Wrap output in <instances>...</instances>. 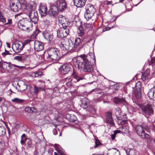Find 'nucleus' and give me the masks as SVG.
Instances as JSON below:
<instances>
[{"mask_svg":"<svg viewBox=\"0 0 155 155\" xmlns=\"http://www.w3.org/2000/svg\"><path fill=\"white\" fill-rule=\"evenodd\" d=\"M44 88L41 87H38L35 85H34L33 88H32L30 90V93L32 95H35L37 96L39 92L42 91L44 90Z\"/></svg>","mask_w":155,"mask_h":155,"instance_id":"20","label":"nucleus"},{"mask_svg":"<svg viewBox=\"0 0 155 155\" xmlns=\"http://www.w3.org/2000/svg\"><path fill=\"white\" fill-rule=\"evenodd\" d=\"M14 59L18 61H21L22 60V57L21 56H16L14 58Z\"/></svg>","mask_w":155,"mask_h":155,"instance_id":"49","label":"nucleus"},{"mask_svg":"<svg viewBox=\"0 0 155 155\" xmlns=\"http://www.w3.org/2000/svg\"><path fill=\"white\" fill-rule=\"evenodd\" d=\"M110 28L109 27H107L105 28H104L103 30L102 31L103 32H104L105 31H108L110 30Z\"/></svg>","mask_w":155,"mask_h":155,"instance_id":"59","label":"nucleus"},{"mask_svg":"<svg viewBox=\"0 0 155 155\" xmlns=\"http://www.w3.org/2000/svg\"><path fill=\"white\" fill-rule=\"evenodd\" d=\"M135 130L137 134L141 138L146 139L148 141H151L152 140L151 136L145 133L143 126L142 125H137L135 127Z\"/></svg>","mask_w":155,"mask_h":155,"instance_id":"3","label":"nucleus"},{"mask_svg":"<svg viewBox=\"0 0 155 155\" xmlns=\"http://www.w3.org/2000/svg\"><path fill=\"white\" fill-rule=\"evenodd\" d=\"M87 0H74V4L77 7H82L85 4Z\"/></svg>","mask_w":155,"mask_h":155,"instance_id":"26","label":"nucleus"},{"mask_svg":"<svg viewBox=\"0 0 155 155\" xmlns=\"http://www.w3.org/2000/svg\"><path fill=\"white\" fill-rule=\"evenodd\" d=\"M151 62L152 64H154L155 63V58H153L151 59Z\"/></svg>","mask_w":155,"mask_h":155,"instance_id":"63","label":"nucleus"},{"mask_svg":"<svg viewBox=\"0 0 155 155\" xmlns=\"http://www.w3.org/2000/svg\"><path fill=\"white\" fill-rule=\"evenodd\" d=\"M124 101V99L118 97H116L114 99V101L116 104H120Z\"/></svg>","mask_w":155,"mask_h":155,"instance_id":"34","label":"nucleus"},{"mask_svg":"<svg viewBox=\"0 0 155 155\" xmlns=\"http://www.w3.org/2000/svg\"><path fill=\"white\" fill-rule=\"evenodd\" d=\"M27 85L26 83L23 81H20L17 83V88L19 91H25L27 89Z\"/></svg>","mask_w":155,"mask_h":155,"instance_id":"17","label":"nucleus"},{"mask_svg":"<svg viewBox=\"0 0 155 155\" xmlns=\"http://www.w3.org/2000/svg\"><path fill=\"white\" fill-rule=\"evenodd\" d=\"M22 6H24L25 8L26 9H35L36 7V5L33 1H30L28 2L24 1L22 4Z\"/></svg>","mask_w":155,"mask_h":155,"instance_id":"14","label":"nucleus"},{"mask_svg":"<svg viewBox=\"0 0 155 155\" xmlns=\"http://www.w3.org/2000/svg\"><path fill=\"white\" fill-rule=\"evenodd\" d=\"M121 111L119 108H118L117 109H116L115 110V114L116 117L121 114Z\"/></svg>","mask_w":155,"mask_h":155,"instance_id":"46","label":"nucleus"},{"mask_svg":"<svg viewBox=\"0 0 155 155\" xmlns=\"http://www.w3.org/2000/svg\"><path fill=\"white\" fill-rule=\"evenodd\" d=\"M150 72V70L147 69L142 74L141 78L143 81H145L148 79V76Z\"/></svg>","mask_w":155,"mask_h":155,"instance_id":"31","label":"nucleus"},{"mask_svg":"<svg viewBox=\"0 0 155 155\" xmlns=\"http://www.w3.org/2000/svg\"><path fill=\"white\" fill-rule=\"evenodd\" d=\"M141 87V84L140 81H138L135 85L136 90L140 91Z\"/></svg>","mask_w":155,"mask_h":155,"instance_id":"44","label":"nucleus"},{"mask_svg":"<svg viewBox=\"0 0 155 155\" xmlns=\"http://www.w3.org/2000/svg\"><path fill=\"white\" fill-rule=\"evenodd\" d=\"M59 10L55 5L51 7L48 12V14L52 17H54L58 14Z\"/></svg>","mask_w":155,"mask_h":155,"instance_id":"15","label":"nucleus"},{"mask_svg":"<svg viewBox=\"0 0 155 155\" xmlns=\"http://www.w3.org/2000/svg\"><path fill=\"white\" fill-rule=\"evenodd\" d=\"M107 155H120V152L116 148H113L110 150V152Z\"/></svg>","mask_w":155,"mask_h":155,"instance_id":"30","label":"nucleus"},{"mask_svg":"<svg viewBox=\"0 0 155 155\" xmlns=\"http://www.w3.org/2000/svg\"><path fill=\"white\" fill-rule=\"evenodd\" d=\"M62 16V17H59L58 18L59 23L62 25L63 27H68L69 24L68 19Z\"/></svg>","mask_w":155,"mask_h":155,"instance_id":"22","label":"nucleus"},{"mask_svg":"<svg viewBox=\"0 0 155 155\" xmlns=\"http://www.w3.org/2000/svg\"><path fill=\"white\" fill-rule=\"evenodd\" d=\"M0 68L1 69H4L3 63L2 61H0Z\"/></svg>","mask_w":155,"mask_h":155,"instance_id":"61","label":"nucleus"},{"mask_svg":"<svg viewBox=\"0 0 155 155\" xmlns=\"http://www.w3.org/2000/svg\"><path fill=\"white\" fill-rule=\"evenodd\" d=\"M82 41H81V38H77L75 40L74 47L76 49L79 50L82 46Z\"/></svg>","mask_w":155,"mask_h":155,"instance_id":"25","label":"nucleus"},{"mask_svg":"<svg viewBox=\"0 0 155 155\" xmlns=\"http://www.w3.org/2000/svg\"><path fill=\"white\" fill-rule=\"evenodd\" d=\"M69 33V30L68 27H62L58 30L57 35L58 37L62 38L67 36Z\"/></svg>","mask_w":155,"mask_h":155,"instance_id":"8","label":"nucleus"},{"mask_svg":"<svg viewBox=\"0 0 155 155\" xmlns=\"http://www.w3.org/2000/svg\"><path fill=\"white\" fill-rule=\"evenodd\" d=\"M11 63H8L7 62H4L3 63L4 69L7 68V67L11 68Z\"/></svg>","mask_w":155,"mask_h":155,"instance_id":"45","label":"nucleus"},{"mask_svg":"<svg viewBox=\"0 0 155 155\" xmlns=\"http://www.w3.org/2000/svg\"><path fill=\"white\" fill-rule=\"evenodd\" d=\"M30 21L35 24H36L38 21V16L36 10L32 9L30 11L28 14Z\"/></svg>","mask_w":155,"mask_h":155,"instance_id":"9","label":"nucleus"},{"mask_svg":"<svg viewBox=\"0 0 155 155\" xmlns=\"http://www.w3.org/2000/svg\"><path fill=\"white\" fill-rule=\"evenodd\" d=\"M35 77H38L43 75L42 73L41 72H38L35 73L34 74Z\"/></svg>","mask_w":155,"mask_h":155,"instance_id":"48","label":"nucleus"},{"mask_svg":"<svg viewBox=\"0 0 155 155\" xmlns=\"http://www.w3.org/2000/svg\"><path fill=\"white\" fill-rule=\"evenodd\" d=\"M95 145L94 146V148H96L98 146L103 145V144L101 143L99 140L95 138Z\"/></svg>","mask_w":155,"mask_h":155,"instance_id":"42","label":"nucleus"},{"mask_svg":"<svg viewBox=\"0 0 155 155\" xmlns=\"http://www.w3.org/2000/svg\"><path fill=\"white\" fill-rule=\"evenodd\" d=\"M139 107L142 114L146 117H149L153 114L154 110L151 105L147 104L144 105L141 104L140 105Z\"/></svg>","mask_w":155,"mask_h":155,"instance_id":"5","label":"nucleus"},{"mask_svg":"<svg viewBox=\"0 0 155 155\" xmlns=\"http://www.w3.org/2000/svg\"><path fill=\"white\" fill-rule=\"evenodd\" d=\"M18 26L21 29L29 32V28L32 26V22L31 21H28L27 18H24L20 20L18 23Z\"/></svg>","mask_w":155,"mask_h":155,"instance_id":"6","label":"nucleus"},{"mask_svg":"<svg viewBox=\"0 0 155 155\" xmlns=\"http://www.w3.org/2000/svg\"><path fill=\"white\" fill-rule=\"evenodd\" d=\"M6 130L2 124L0 123V136H3L6 134Z\"/></svg>","mask_w":155,"mask_h":155,"instance_id":"33","label":"nucleus"},{"mask_svg":"<svg viewBox=\"0 0 155 155\" xmlns=\"http://www.w3.org/2000/svg\"><path fill=\"white\" fill-rule=\"evenodd\" d=\"M6 128H7L8 133V137L9 138L10 137V136L11 134V131L10 130V129L8 127L6 126Z\"/></svg>","mask_w":155,"mask_h":155,"instance_id":"54","label":"nucleus"},{"mask_svg":"<svg viewBox=\"0 0 155 155\" xmlns=\"http://www.w3.org/2000/svg\"><path fill=\"white\" fill-rule=\"evenodd\" d=\"M44 36L46 39L49 41L52 40L53 38L52 35L48 33H45L44 35Z\"/></svg>","mask_w":155,"mask_h":155,"instance_id":"35","label":"nucleus"},{"mask_svg":"<svg viewBox=\"0 0 155 155\" xmlns=\"http://www.w3.org/2000/svg\"><path fill=\"white\" fill-rule=\"evenodd\" d=\"M0 21H2L3 23H5L6 21L5 19L3 17L1 12H0Z\"/></svg>","mask_w":155,"mask_h":155,"instance_id":"47","label":"nucleus"},{"mask_svg":"<svg viewBox=\"0 0 155 155\" xmlns=\"http://www.w3.org/2000/svg\"><path fill=\"white\" fill-rule=\"evenodd\" d=\"M71 70L70 65L67 64H64L60 66L58 71L61 75H65L68 74Z\"/></svg>","mask_w":155,"mask_h":155,"instance_id":"10","label":"nucleus"},{"mask_svg":"<svg viewBox=\"0 0 155 155\" xmlns=\"http://www.w3.org/2000/svg\"><path fill=\"white\" fill-rule=\"evenodd\" d=\"M73 45V43L72 41L66 38L64 39L63 41L60 44V47L62 50L67 51L71 50Z\"/></svg>","mask_w":155,"mask_h":155,"instance_id":"7","label":"nucleus"},{"mask_svg":"<svg viewBox=\"0 0 155 155\" xmlns=\"http://www.w3.org/2000/svg\"><path fill=\"white\" fill-rule=\"evenodd\" d=\"M86 11L84 13L85 18L87 20L91 19L96 12L94 6L90 4L87 5L85 6Z\"/></svg>","mask_w":155,"mask_h":155,"instance_id":"4","label":"nucleus"},{"mask_svg":"<svg viewBox=\"0 0 155 155\" xmlns=\"http://www.w3.org/2000/svg\"><path fill=\"white\" fill-rule=\"evenodd\" d=\"M66 118L69 122H74L77 120V117L74 115L69 114H66Z\"/></svg>","mask_w":155,"mask_h":155,"instance_id":"29","label":"nucleus"},{"mask_svg":"<svg viewBox=\"0 0 155 155\" xmlns=\"http://www.w3.org/2000/svg\"><path fill=\"white\" fill-rule=\"evenodd\" d=\"M44 48L43 43L38 41H35L34 42V48L37 51H42Z\"/></svg>","mask_w":155,"mask_h":155,"instance_id":"19","label":"nucleus"},{"mask_svg":"<svg viewBox=\"0 0 155 155\" xmlns=\"http://www.w3.org/2000/svg\"><path fill=\"white\" fill-rule=\"evenodd\" d=\"M74 23L76 26L79 27L78 28L77 32L79 36H82L84 34V30L82 26H81V22L80 21H78L76 22L74 21Z\"/></svg>","mask_w":155,"mask_h":155,"instance_id":"16","label":"nucleus"},{"mask_svg":"<svg viewBox=\"0 0 155 155\" xmlns=\"http://www.w3.org/2000/svg\"><path fill=\"white\" fill-rule=\"evenodd\" d=\"M12 23V19H8V22L5 23V25L10 24Z\"/></svg>","mask_w":155,"mask_h":155,"instance_id":"57","label":"nucleus"},{"mask_svg":"<svg viewBox=\"0 0 155 155\" xmlns=\"http://www.w3.org/2000/svg\"><path fill=\"white\" fill-rule=\"evenodd\" d=\"M95 62L94 54L92 53L81 55L73 60L74 64L76 67L79 69H82L84 72L89 73L93 70L92 64L91 63Z\"/></svg>","mask_w":155,"mask_h":155,"instance_id":"1","label":"nucleus"},{"mask_svg":"<svg viewBox=\"0 0 155 155\" xmlns=\"http://www.w3.org/2000/svg\"><path fill=\"white\" fill-rule=\"evenodd\" d=\"M83 41H84V43L86 44L87 43L89 42H90V39H89L87 40V38H84L83 39Z\"/></svg>","mask_w":155,"mask_h":155,"instance_id":"56","label":"nucleus"},{"mask_svg":"<svg viewBox=\"0 0 155 155\" xmlns=\"http://www.w3.org/2000/svg\"><path fill=\"white\" fill-rule=\"evenodd\" d=\"M69 82H67L66 83V85L68 87H70L71 86H72V82L73 81H71V78H69L68 79Z\"/></svg>","mask_w":155,"mask_h":155,"instance_id":"50","label":"nucleus"},{"mask_svg":"<svg viewBox=\"0 0 155 155\" xmlns=\"http://www.w3.org/2000/svg\"><path fill=\"white\" fill-rule=\"evenodd\" d=\"M12 102L16 103L21 104L24 102V100L19 99L18 98H15L12 100Z\"/></svg>","mask_w":155,"mask_h":155,"instance_id":"38","label":"nucleus"},{"mask_svg":"<svg viewBox=\"0 0 155 155\" xmlns=\"http://www.w3.org/2000/svg\"><path fill=\"white\" fill-rule=\"evenodd\" d=\"M38 11L41 17L45 16L47 15L48 12L47 5L45 4H40Z\"/></svg>","mask_w":155,"mask_h":155,"instance_id":"13","label":"nucleus"},{"mask_svg":"<svg viewBox=\"0 0 155 155\" xmlns=\"http://www.w3.org/2000/svg\"><path fill=\"white\" fill-rule=\"evenodd\" d=\"M26 142L28 147H33V144L32 143V141L31 139L28 138V139L27 140V141Z\"/></svg>","mask_w":155,"mask_h":155,"instance_id":"43","label":"nucleus"},{"mask_svg":"<svg viewBox=\"0 0 155 155\" xmlns=\"http://www.w3.org/2000/svg\"><path fill=\"white\" fill-rule=\"evenodd\" d=\"M44 60L48 61L51 60L58 61L60 58L59 51L55 48H50L47 51V54L43 55Z\"/></svg>","mask_w":155,"mask_h":155,"instance_id":"2","label":"nucleus"},{"mask_svg":"<svg viewBox=\"0 0 155 155\" xmlns=\"http://www.w3.org/2000/svg\"><path fill=\"white\" fill-rule=\"evenodd\" d=\"M57 150L58 152V155H65L63 153L60 151L59 150Z\"/></svg>","mask_w":155,"mask_h":155,"instance_id":"62","label":"nucleus"},{"mask_svg":"<svg viewBox=\"0 0 155 155\" xmlns=\"http://www.w3.org/2000/svg\"><path fill=\"white\" fill-rule=\"evenodd\" d=\"M60 11H62L66 8V3L65 0H57L55 5Z\"/></svg>","mask_w":155,"mask_h":155,"instance_id":"12","label":"nucleus"},{"mask_svg":"<svg viewBox=\"0 0 155 155\" xmlns=\"http://www.w3.org/2000/svg\"><path fill=\"white\" fill-rule=\"evenodd\" d=\"M114 133L116 135L117 134H118V133H120V132H121V131H120V130H115V131H114Z\"/></svg>","mask_w":155,"mask_h":155,"instance_id":"60","label":"nucleus"},{"mask_svg":"<svg viewBox=\"0 0 155 155\" xmlns=\"http://www.w3.org/2000/svg\"><path fill=\"white\" fill-rule=\"evenodd\" d=\"M22 4L19 1L17 2L16 3L14 1L13 2H12V4L10 5V8L11 10L14 12H17L20 9Z\"/></svg>","mask_w":155,"mask_h":155,"instance_id":"18","label":"nucleus"},{"mask_svg":"<svg viewBox=\"0 0 155 155\" xmlns=\"http://www.w3.org/2000/svg\"><path fill=\"white\" fill-rule=\"evenodd\" d=\"M143 127L144 130L145 129L147 131H148L150 130V128L148 126H145Z\"/></svg>","mask_w":155,"mask_h":155,"instance_id":"58","label":"nucleus"},{"mask_svg":"<svg viewBox=\"0 0 155 155\" xmlns=\"http://www.w3.org/2000/svg\"><path fill=\"white\" fill-rule=\"evenodd\" d=\"M35 108L34 107H30L28 106L26 107L25 109V110L26 112L29 113H31L33 112L34 109Z\"/></svg>","mask_w":155,"mask_h":155,"instance_id":"41","label":"nucleus"},{"mask_svg":"<svg viewBox=\"0 0 155 155\" xmlns=\"http://www.w3.org/2000/svg\"><path fill=\"white\" fill-rule=\"evenodd\" d=\"M72 75L73 78L71 79V81H74L75 82H78L81 80H82L83 79L82 77H79L77 75L74 70H73Z\"/></svg>","mask_w":155,"mask_h":155,"instance_id":"27","label":"nucleus"},{"mask_svg":"<svg viewBox=\"0 0 155 155\" xmlns=\"http://www.w3.org/2000/svg\"><path fill=\"white\" fill-rule=\"evenodd\" d=\"M23 44L21 41L15 42L13 43L12 48L14 52L16 53H18L23 49Z\"/></svg>","mask_w":155,"mask_h":155,"instance_id":"11","label":"nucleus"},{"mask_svg":"<svg viewBox=\"0 0 155 155\" xmlns=\"http://www.w3.org/2000/svg\"><path fill=\"white\" fill-rule=\"evenodd\" d=\"M151 129L155 132V125L153 123H152Z\"/></svg>","mask_w":155,"mask_h":155,"instance_id":"55","label":"nucleus"},{"mask_svg":"<svg viewBox=\"0 0 155 155\" xmlns=\"http://www.w3.org/2000/svg\"><path fill=\"white\" fill-rule=\"evenodd\" d=\"M147 96L151 99H155V86L150 89L147 94Z\"/></svg>","mask_w":155,"mask_h":155,"instance_id":"28","label":"nucleus"},{"mask_svg":"<svg viewBox=\"0 0 155 155\" xmlns=\"http://www.w3.org/2000/svg\"><path fill=\"white\" fill-rule=\"evenodd\" d=\"M84 27L86 29H91L92 27V24L89 23H84Z\"/></svg>","mask_w":155,"mask_h":155,"instance_id":"40","label":"nucleus"},{"mask_svg":"<svg viewBox=\"0 0 155 155\" xmlns=\"http://www.w3.org/2000/svg\"><path fill=\"white\" fill-rule=\"evenodd\" d=\"M10 54L9 52V51H5L4 52L2 53V55L3 57H5V56L7 55Z\"/></svg>","mask_w":155,"mask_h":155,"instance_id":"53","label":"nucleus"},{"mask_svg":"<svg viewBox=\"0 0 155 155\" xmlns=\"http://www.w3.org/2000/svg\"><path fill=\"white\" fill-rule=\"evenodd\" d=\"M105 4L107 5H111L113 3V2L112 1H104Z\"/></svg>","mask_w":155,"mask_h":155,"instance_id":"52","label":"nucleus"},{"mask_svg":"<svg viewBox=\"0 0 155 155\" xmlns=\"http://www.w3.org/2000/svg\"><path fill=\"white\" fill-rule=\"evenodd\" d=\"M135 97L137 100L140 99L141 97L140 91L136 90L135 92Z\"/></svg>","mask_w":155,"mask_h":155,"instance_id":"37","label":"nucleus"},{"mask_svg":"<svg viewBox=\"0 0 155 155\" xmlns=\"http://www.w3.org/2000/svg\"><path fill=\"white\" fill-rule=\"evenodd\" d=\"M89 104V102L88 100L86 98L83 99L82 103L81 105V107L83 108H86L88 107V105Z\"/></svg>","mask_w":155,"mask_h":155,"instance_id":"32","label":"nucleus"},{"mask_svg":"<svg viewBox=\"0 0 155 155\" xmlns=\"http://www.w3.org/2000/svg\"><path fill=\"white\" fill-rule=\"evenodd\" d=\"M28 138L26 137V135L25 134H23L21 137V140L20 141L21 143V144H24L26 141L28 139Z\"/></svg>","mask_w":155,"mask_h":155,"instance_id":"39","label":"nucleus"},{"mask_svg":"<svg viewBox=\"0 0 155 155\" xmlns=\"http://www.w3.org/2000/svg\"><path fill=\"white\" fill-rule=\"evenodd\" d=\"M112 113L110 112H108L105 114V122L109 124L112 126H113L114 124L112 119Z\"/></svg>","mask_w":155,"mask_h":155,"instance_id":"21","label":"nucleus"},{"mask_svg":"<svg viewBox=\"0 0 155 155\" xmlns=\"http://www.w3.org/2000/svg\"><path fill=\"white\" fill-rule=\"evenodd\" d=\"M126 116V115H122L121 114L116 117L117 119L118 120V122L119 124L123 125L127 123V120L123 119V117H125Z\"/></svg>","mask_w":155,"mask_h":155,"instance_id":"23","label":"nucleus"},{"mask_svg":"<svg viewBox=\"0 0 155 155\" xmlns=\"http://www.w3.org/2000/svg\"><path fill=\"white\" fill-rule=\"evenodd\" d=\"M40 30L38 29H36L32 35L31 36L30 38L31 39L35 38L38 34L39 33Z\"/></svg>","mask_w":155,"mask_h":155,"instance_id":"36","label":"nucleus"},{"mask_svg":"<svg viewBox=\"0 0 155 155\" xmlns=\"http://www.w3.org/2000/svg\"><path fill=\"white\" fill-rule=\"evenodd\" d=\"M116 134H115L114 133L113 134H112L111 135V138L112 140H114L115 138V137L116 136Z\"/></svg>","mask_w":155,"mask_h":155,"instance_id":"64","label":"nucleus"},{"mask_svg":"<svg viewBox=\"0 0 155 155\" xmlns=\"http://www.w3.org/2000/svg\"><path fill=\"white\" fill-rule=\"evenodd\" d=\"M126 116V115H122L121 114L116 117L117 119L118 120V122L119 124L123 125L127 123V120L123 119V117H125Z\"/></svg>","mask_w":155,"mask_h":155,"instance_id":"24","label":"nucleus"},{"mask_svg":"<svg viewBox=\"0 0 155 155\" xmlns=\"http://www.w3.org/2000/svg\"><path fill=\"white\" fill-rule=\"evenodd\" d=\"M31 41V40L30 39H28L24 41L23 43H22L23 44V47L27 44L29 43Z\"/></svg>","mask_w":155,"mask_h":155,"instance_id":"51","label":"nucleus"}]
</instances>
